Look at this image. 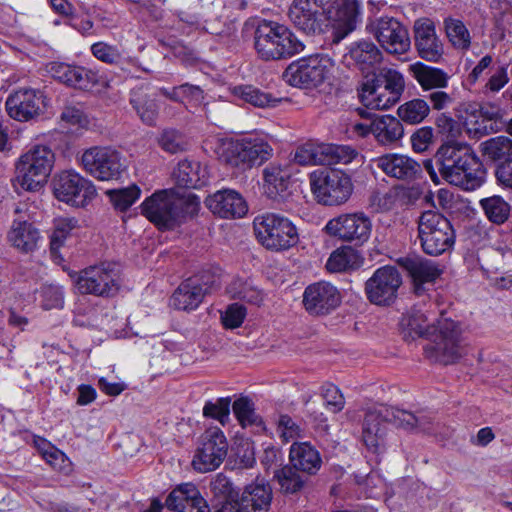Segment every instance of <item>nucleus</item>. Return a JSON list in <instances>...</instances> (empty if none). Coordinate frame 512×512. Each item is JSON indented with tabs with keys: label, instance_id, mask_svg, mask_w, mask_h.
<instances>
[{
	"label": "nucleus",
	"instance_id": "obj_1",
	"mask_svg": "<svg viewBox=\"0 0 512 512\" xmlns=\"http://www.w3.org/2000/svg\"><path fill=\"white\" fill-rule=\"evenodd\" d=\"M399 327L407 342L421 337L430 340L424 353L433 362L454 364L468 353V342L462 324L451 318L442 315L436 323H430L426 312L413 308L402 315Z\"/></svg>",
	"mask_w": 512,
	"mask_h": 512
},
{
	"label": "nucleus",
	"instance_id": "obj_2",
	"mask_svg": "<svg viewBox=\"0 0 512 512\" xmlns=\"http://www.w3.org/2000/svg\"><path fill=\"white\" fill-rule=\"evenodd\" d=\"M360 16L358 0H293L288 10L293 26L306 35H320L333 26L335 43L356 29Z\"/></svg>",
	"mask_w": 512,
	"mask_h": 512
},
{
	"label": "nucleus",
	"instance_id": "obj_3",
	"mask_svg": "<svg viewBox=\"0 0 512 512\" xmlns=\"http://www.w3.org/2000/svg\"><path fill=\"white\" fill-rule=\"evenodd\" d=\"M434 160L441 177L451 185L473 191L484 183L483 164L466 143L448 141L442 144Z\"/></svg>",
	"mask_w": 512,
	"mask_h": 512
},
{
	"label": "nucleus",
	"instance_id": "obj_4",
	"mask_svg": "<svg viewBox=\"0 0 512 512\" xmlns=\"http://www.w3.org/2000/svg\"><path fill=\"white\" fill-rule=\"evenodd\" d=\"M141 213L162 230H171L197 215L200 199L192 192L176 188L155 191L146 198Z\"/></svg>",
	"mask_w": 512,
	"mask_h": 512
},
{
	"label": "nucleus",
	"instance_id": "obj_5",
	"mask_svg": "<svg viewBox=\"0 0 512 512\" xmlns=\"http://www.w3.org/2000/svg\"><path fill=\"white\" fill-rule=\"evenodd\" d=\"M388 423L405 430L431 431V421L425 416H416L409 411L383 404L375 406L366 412L362 429L363 442L372 452H377L384 445Z\"/></svg>",
	"mask_w": 512,
	"mask_h": 512
},
{
	"label": "nucleus",
	"instance_id": "obj_6",
	"mask_svg": "<svg viewBox=\"0 0 512 512\" xmlns=\"http://www.w3.org/2000/svg\"><path fill=\"white\" fill-rule=\"evenodd\" d=\"M254 46L263 60H279L294 56L304 49L302 42L286 26L261 21L254 32Z\"/></svg>",
	"mask_w": 512,
	"mask_h": 512
},
{
	"label": "nucleus",
	"instance_id": "obj_7",
	"mask_svg": "<svg viewBox=\"0 0 512 512\" xmlns=\"http://www.w3.org/2000/svg\"><path fill=\"white\" fill-rule=\"evenodd\" d=\"M405 86V79L401 72L384 67L374 74L372 79L362 84L359 97L368 109L386 110L400 100Z\"/></svg>",
	"mask_w": 512,
	"mask_h": 512
},
{
	"label": "nucleus",
	"instance_id": "obj_8",
	"mask_svg": "<svg viewBox=\"0 0 512 512\" xmlns=\"http://www.w3.org/2000/svg\"><path fill=\"white\" fill-rule=\"evenodd\" d=\"M253 228L257 241L270 251H285L299 242L296 225L279 213H264L256 216Z\"/></svg>",
	"mask_w": 512,
	"mask_h": 512
},
{
	"label": "nucleus",
	"instance_id": "obj_9",
	"mask_svg": "<svg viewBox=\"0 0 512 512\" xmlns=\"http://www.w3.org/2000/svg\"><path fill=\"white\" fill-rule=\"evenodd\" d=\"M55 162V154L45 145H36L21 155L16 163L15 186L37 191L47 181Z\"/></svg>",
	"mask_w": 512,
	"mask_h": 512
},
{
	"label": "nucleus",
	"instance_id": "obj_10",
	"mask_svg": "<svg viewBox=\"0 0 512 512\" xmlns=\"http://www.w3.org/2000/svg\"><path fill=\"white\" fill-rule=\"evenodd\" d=\"M309 184L317 202L326 206L346 203L353 192L350 175L337 169L313 171L309 175Z\"/></svg>",
	"mask_w": 512,
	"mask_h": 512
},
{
	"label": "nucleus",
	"instance_id": "obj_11",
	"mask_svg": "<svg viewBox=\"0 0 512 512\" xmlns=\"http://www.w3.org/2000/svg\"><path fill=\"white\" fill-rule=\"evenodd\" d=\"M75 285L81 294L112 297L121 287L119 266L111 261L90 265L77 274Z\"/></svg>",
	"mask_w": 512,
	"mask_h": 512
},
{
	"label": "nucleus",
	"instance_id": "obj_12",
	"mask_svg": "<svg viewBox=\"0 0 512 512\" xmlns=\"http://www.w3.org/2000/svg\"><path fill=\"white\" fill-rule=\"evenodd\" d=\"M418 239L426 254L438 256L454 245L455 232L446 217L428 210L418 219Z\"/></svg>",
	"mask_w": 512,
	"mask_h": 512
},
{
	"label": "nucleus",
	"instance_id": "obj_13",
	"mask_svg": "<svg viewBox=\"0 0 512 512\" xmlns=\"http://www.w3.org/2000/svg\"><path fill=\"white\" fill-rule=\"evenodd\" d=\"M366 30L389 54L402 55L410 49L411 40L408 30L394 17L381 16L370 20Z\"/></svg>",
	"mask_w": 512,
	"mask_h": 512
},
{
	"label": "nucleus",
	"instance_id": "obj_14",
	"mask_svg": "<svg viewBox=\"0 0 512 512\" xmlns=\"http://www.w3.org/2000/svg\"><path fill=\"white\" fill-rule=\"evenodd\" d=\"M332 66L333 62L327 55H312L290 64L284 77L292 86L315 88L324 82Z\"/></svg>",
	"mask_w": 512,
	"mask_h": 512
},
{
	"label": "nucleus",
	"instance_id": "obj_15",
	"mask_svg": "<svg viewBox=\"0 0 512 512\" xmlns=\"http://www.w3.org/2000/svg\"><path fill=\"white\" fill-rule=\"evenodd\" d=\"M228 452V443L222 430L218 427L207 429L201 436V443L192 460L193 468L206 473L217 469Z\"/></svg>",
	"mask_w": 512,
	"mask_h": 512
},
{
	"label": "nucleus",
	"instance_id": "obj_16",
	"mask_svg": "<svg viewBox=\"0 0 512 512\" xmlns=\"http://www.w3.org/2000/svg\"><path fill=\"white\" fill-rule=\"evenodd\" d=\"M81 164L87 173L102 181L118 179L125 169L120 153L108 147L85 150Z\"/></svg>",
	"mask_w": 512,
	"mask_h": 512
},
{
	"label": "nucleus",
	"instance_id": "obj_17",
	"mask_svg": "<svg viewBox=\"0 0 512 512\" xmlns=\"http://www.w3.org/2000/svg\"><path fill=\"white\" fill-rule=\"evenodd\" d=\"M55 197L67 204L84 207L96 195L94 185L74 171H62L53 180Z\"/></svg>",
	"mask_w": 512,
	"mask_h": 512
},
{
	"label": "nucleus",
	"instance_id": "obj_18",
	"mask_svg": "<svg viewBox=\"0 0 512 512\" xmlns=\"http://www.w3.org/2000/svg\"><path fill=\"white\" fill-rule=\"evenodd\" d=\"M325 231L342 241L361 245L370 238L372 222L363 212L341 214L327 222Z\"/></svg>",
	"mask_w": 512,
	"mask_h": 512
},
{
	"label": "nucleus",
	"instance_id": "obj_19",
	"mask_svg": "<svg viewBox=\"0 0 512 512\" xmlns=\"http://www.w3.org/2000/svg\"><path fill=\"white\" fill-rule=\"evenodd\" d=\"M402 278L394 266L378 268L366 281L365 292L370 302L376 305H389L397 296Z\"/></svg>",
	"mask_w": 512,
	"mask_h": 512
},
{
	"label": "nucleus",
	"instance_id": "obj_20",
	"mask_svg": "<svg viewBox=\"0 0 512 512\" xmlns=\"http://www.w3.org/2000/svg\"><path fill=\"white\" fill-rule=\"evenodd\" d=\"M45 99L44 92L39 89L20 88L8 96L6 110L12 119L27 122L43 113Z\"/></svg>",
	"mask_w": 512,
	"mask_h": 512
},
{
	"label": "nucleus",
	"instance_id": "obj_21",
	"mask_svg": "<svg viewBox=\"0 0 512 512\" xmlns=\"http://www.w3.org/2000/svg\"><path fill=\"white\" fill-rule=\"evenodd\" d=\"M215 284L211 275H195L183 281L173 293L170 303L178 310H195Z\"/></svg>",
	"mask_w": 512,
	"mask_h": 512
},
{
	"label": "nucleus",
	"instance_id": "obj_22",
	"mask_svg": "<svg viewBox=\"0 0 512 512\" xmlns=\"http://www.w3.org/2000/svg\"><path fill=\"white\" fill-rule=\"evenodd\" d=\"M273 149L261 139H243L231 143L227 150V161L230 165L250 168L261 165L272 156Z\"/></svg>",
	"mask_w": 512,
	"mask_h": 512
},
{
	"label": "nucleus",
	"instance_id": "obj_23",
	"mask_svg": "<svg viewBox=\"0 0 512 512\" xmlns=\"http://www.w3.org/2000/svg\"><path fill=\"white\" fill-rule=\"evenodd\" d=\"M340 303V292L329 282L320 281L310 284L303 293V305L311 315L328 314Z\"/></svg>",
	"mask_w": 512,
	"mask_h": 512
},
{
	"label": "nucleus",
	"instance_id": "obj_24",
	"mask_svg": "<svg viewBox=\"0 0 512 512\" xmlns=\"http://www.w3.org/2000/svg\"><path fill=\"white\" fill-rule=\"evenodd\" d=\"M413 35L414 45L419 57L435 63L441 60L444 54V46L431 19H417L413 25Z\"/></svg>",
	"mask_w": 512,
	"mask_h": 512
},
{
	"label": "nucleus",
	"instance_id": "obj_25",
	"mask_svg": "<svg viewBox=\"0 0 512 512\" xmlns=\"http://www.w3.org/2000/svg\"><path fill=\"white\" fill-rule=\"evenodd\" d=\"M374 163L388 177L403 182H412L422 174L421 165L404 154L388 153L376 158Z\"/></svg>",
	"mask_w": 512,
	"mask_h": 512
},
{
	"label": "nucleus",
	"instance_id": "obj_26",
	"mask_svg": "<svg viewBox=\"0 0 512 512\" xmlns=\"http://www.w3.org/2000/svg\"><path fill=\"white\" fill-rule=\"evenodd\" d=\"M166 506L177 512H210L209 505L193 483H183L167 497Z\"/></svg>",
	"mask_w": 512,
	"mask_h": 512
},
{
	"label": "nucleus",
	"instance_id": "obj_27",
	"mask_svg": "<svg viewBox=\"0 0 512 512\" xmlns=\"http://www.w3.org/2000/svg\"><path fill=\"white\" fill-rule=\"evenodd\" d=\"M291 175L289 165L269 163L262 171L265 194L273 200H285L292 186Z\"/></svg>",
	"mask_w": 512,
	"mask_h": 512
},
{
	"label": "nucleus",
	"instance_id": "obj_28",
	"mask_svg": "<svg viewBox=\"0 0 512 512\" xmlns=\"http://www.w3.org/2000/svg\"><path fill=\"white\" fill-rule=\"evenodd\" d=\"M399 264L411 277L417 295H422L425 292L424 284L433 283L442 272L434 261L419 256L401 258Z\"/></svg>",
	"mask_w": 512,
	"mask_h": 512
},
{
	"label": "nucleus",
	"instance_id": "obj_29",
	"mask_svg": "<svg viewBox=\"0 0 512 512\" xmlns=\"http://www.w3.org/2000/svg\"><path fill=\"white\" fill-rule=\"evenodd\" d=\"M205 203L213 214L221 218H239L247 212V205L243 197L231 189L215 192L206 198Z\"/></svg>",
	"mask_w": 512,
	"mask_h": 512
},
{
	"label": "nucleus",
	"instance_id": "obj_30",
	"mask_svg": "<svg viewBox=\"0 0 512 512\" xmlns=\"http://www.w3.org/2000/svg\"><path fill=\"white\" fill-rule=\"evenodd\" d=\"M345 59L362 73H369L382 62L383 53L371 40L361 39L349 45Z\"/></svg>",
	"mask_w": 512,
	"mask_h": 512
},
{
	"label": "nucleus",
	"instance_id": "obj_31",
	"mask_svg": "<svg viewBox=\"0 0 512 512\" xmlns=\"http://www.w3.org/2000/svg\"><path fill=\"white\" fill-rule=\"evenodd\" d=\"M238 501L247 512H269L272 489L263 478H256L245 486Z\"/></svg>",
	"mask_w": 512,
	"mask_h": 512
},
{
	"label": "nucleus",
	"instance_id": "obj_32",
	"mask_svg": "<svg viewBox=\"0 0 512 512\" xmlns=\"http://www.w3.org/2000/svg\"><path fill=\"white\" fill-rule=\"evenodd\" d=\"M173 179L178 187L197 189L207 184L209 173L206 166L198 161H180L173 171Z\"/></svg>",
	"mask_w": 512,
	"mask_h": 512
},
{
	"label": "nucleus",
	"instance_id": "obj_33",
	"mask_svg": "<svg viewBox=\"0 0 512 512\" xmlns=\"http://www.w3.org/2000/svg\"><path fill=\"white\" fill-rule=\"evenodd\" d=\"M291 466L308 475H314L322 465L320 453L308 442L293 443L289 451Z\"/></svg>",
	"mask_w": 512,
	"mask_h": 512
},
{
	"label": "nucleus",
	"instance_id": "obj_34",
	"mask_svg": "<svg viewBox=\"0 0 512 512\" xmlns=\"http://www.w3.org/2000/svg\"><path fill=\"white\" fill-rule=\"evenodd\" d=\"M409 70L423 91L446 88L448 86L450 76L440 68L416 62L410 65Z\"/></svg>",
	"mask_w": 512,
	"mask_h": 512
},
{
	"label": "nucleus",
	"instance_id": "obj_35",
	"mask_svg": "<svg viewBox=\"0 0 512 512\" xmlns=\"http://www.w3.org/2000/svg\"><path fill=\"white\" fill-rule=\"evenodd\" d=\"M372 134L384 146L397 143L404 135L400 120L391 115H382L372 120Z\"/></svg>",
	"mask_w": 512,
	"mask_h": 512
},
{
	"label": "nucleus",
	"instance_id": "obj_36",
	"mask_svg": "<svg viewBox=\"0 0 512 512\" xmlns=\"http://www.w3.org/2000/svg\"><path fill=\"white\" fill-rule=\"evenodd\" d=\"M10 243L18 250L29 253L37 247L39 231L27 221H14L8 233Z\"/></svg>",
	"mask_w": 512,
	"mask_h": 512
},
{
	"label": "nucleus",
	"instance_id": "obj_37",
	"mask_svg": "<svg viewBox=\"0 0 512 512\" xmlns=\"http://www.w3.org/2000/svg\"><path fill=\"white\" fill-rule=\"evenodd\" d=\"M362 262L363 258L357 250L350 246H342L331 253L326 268L330 272H346L359 268Z\"/></svg>",
	"mask_w": 512,
	"mask_h": 512
},
{
	"label": "nucleus",
	"instance_id": "obj_38",
	"mask_svg": "<svg viewBox=\"0 0 512 512\" xmlns=\"http://www.w3.org/2000/svg\"><path fill=\"white\" fill-rule=\"evenodd\" d=\"M159 92L168 99L184 104L187 109L198 107L204 100L203 90L197 86L185 83L172 89L160 88Z\"/></svg>",
	"mask_w": 512,
	"mask_h": 512
},
{
	"label": "nucleus",
	"instance_id": "obj_39",
	"mask_svg": "<svg viewBox=\"0 0 512 512\" xmlns=\"http://www.w3.org/2000/svg\"><path fill=\"white\" fill-rule=\"evenodd\" d=\"M479 113L480 121H477L478 127L475 129L476 133L486 135L499 132L506 127L504 112L500 107L485 104L480 107Z\"/></svg>",
	"mask_w": 512,
	"mask_h": 512
},
{
	"label": "nucleus",
	"instance_id": "obj_40",
	"mask_svg": "<svg viewBox=\"0 0 512 512\" xmlns=\"http://www.w3.org/2000/svg\"><path fill=\"white\" fill-rule=\"evenodd\" d=\"M431 107L427 100L414 98L401 104L397 109L400 122L409 125L422 123L430 114Z\"/></svg>",
	"mask_w": 512,
	"mask_h": 512
},
{
	"label": "nucleus",
	"instance_id": "obj_41",
	"mask_svg": "<svg viewBox=\"0 0 512 512\" xmlns=\"http://www.w3.org/2000/svg\"><path fill=\"white\" fill-rule=\"evenodd\" d=\"M228 294L249 304L259 306L264 300V293L250 279H234L227 287Z\"/></svg>",
	"mask_w": 512,
	"mask_h": 512
},
{
	"label": "nucleus",
	"instance_id": "obj_42",
	"mask_svg": "<svg viewBox=\"0 0 512 512\" xmlns=\"http://www.w3.org/2000/svg\"><path fill=\"white\" fill-rule=\"evenodd\" d=\"M233 94L244 102L259 108L275 107L281 101V99L274 97L271 93L252 85L236 86L233 89Z\"/></svg>",
	"mask_w": 512,
	"mask_h": 512
},
{
	"label": "nucleus",
	"instance_id": "obj_43",
	"mask_svg": "<svg viewBox=\"0 0 512 512\" xmlns=\"http://www.w3.org/2000/svg\"><path fill=\"white\" fill-rule=\"evenodd\" d=\"M483 156L492 161H512V140L506 136H497L480 144Z\"/></svg>",
	"mask_w": 512,
	"mask_h": 512
},
{
	"label": "nucleus",
	"instance_id": "obj_44",
	"mask_svg": "<svg viewBox=\"0 0 512 512\" xmlns=\"http://www.w3.org/2000/svg\"><path fill=\"white\" fill-rule=\"evenodd\" d=\"M91 53L99 61L109 65H118L122 70H125L124 66L126 64H135V59L130 57L125 58L117 46L105 42L94 43L91 46Z\"/></svg>",
	"mask_w": 512,
	"mask_h": 512
},
{
	"label": "nucleus",
	"instance_id": "obj_45",
	"mask_svg": "<svg viewBox=\"0 0 512 512\" xmlns=\"http://www.w3.org/2000/svg\"><path fill=\"white\" fill-rule=\"evenodd\" d=\"M487 219L496 225L505 223L510 215V205L501 196L483 198L479 202Z\"/></svg>",
	"mask_w": 512,
	"mask_h": 512
},
{
	"label": "nucleus",
	"instance_id": "obj_46",
	"mask_svg": "<svg viewBox=\"0 0 512 512\" xmlns=\"http://www.w3.org/2000/svg\"><path fill=\"white\" fill-rule=\"evenodd\" d=\"M80 228L79 220L75 217H59L55 219L54 230L51 235L50 248L56 252L62 247L74 230Z\"/></svg>",
	"mask_w": 512,
	"mask_h": 512
},
{
	"label": "nucleus",
	"instance_id": "obj_47",
	"mask_svg": "<svg viewBox=\"0 0 512 512\" xmlns=\"http://www.w3.org/2000/svg\"><path fill=\"white\" fill-rule=\"evenodd\" d=\"M444 26L447 38L451 44L460 50H468L471 45V36L465 24L454 18H446Z\"/></svg>",
	"mask_w": 512,
	"mask_h": 512
},
{
	"label": "nucleus",
	"instance_id": "obj_48",
	"mask_svg": "<svg viewBox=\"0 0 512 512\" xmlns=\"http://www.w3.org/2000/svg\"><path fill=\"white\" fill-rule=\"evenodd\" d=\"M130 103L145 124L150 126L155 124L158 106L154 99L149 98L146 94L133 92Z\"/></svg>",
	"mask_w": 512,
	"mask_h": 512
},
{
	"label": "nucleus",
	"instance_id": "obj_49",
	"mask_svg": "<svg viewBox=\"0 0 512 512\" xmlns=\"http://www.w3.org/2000/svg\"><path fill=\"white\" fill-rule=\"evenodd\" d=\"M274 478L277 480L282 491L291 494L300 491L306 482V479L293 466H284L276 470Z\"/></svg>",
	"mask_w": 512,
	"mask_h": 512
},
{
	"label": "nucleus",
	"instance_id": "obj_50",
	"mask_svg": "<svg viewBox=\"0 0 512 512\" xmlns=\"http://www.w3.org/2000/svg\"><path fill=\"white\" fill-rule=\"evenodd\" d=\"M209 489L219 502L236 501L239 497V492L233 482L223 473H218L211 479Z\"/></svg>",
	"mask_w": 512,
	"mask_h": 512
},
{
	"label": "nucleus",
	"instance_id": "obj_51",
	"mask_svg": "<svg viewBox=\"0 0 512 512\" xmlns=\"http://www.w3.org/2000/svg\"><path fill=\"white\" fill-rule=\"evenodd\" d=\"M358 156L351 146L324 144V165L349 164Z\"/></svg>",
	"mask_w": 512,
	"mask_h": 512
},
{
	"label": "nucleus",
	"instance_id": "obj_52",
	"mask_svg": "<svg viewBox=\"0 0 512 512\" xmlns=\"http://www.w3.org/2000/svg\"><path fill=\"white\" fill-rule=\"evenodd\" d=\"M294 160L300 165H324V144L306 143L298 147Z\"/></svg>",
	"mask_w": 512,
	"mask_h": 512
},
{
	"label": "nucleus",
	"instance_id": "obj_53",
	"mask_svg": "<svg viewBox=\"0 0 512 512\" xmlns=\"http://www.w3.org/2000/svg\"><path fill=\"white\" fill-rule=\"evenodd\" d=\"M140 194L141 190L136 185L107 191L111 203L119 211H125L131 207L140 197Z\"/></svg>",
	"mask_w": 512,
	"mask_h": 512
},
{
	"label": "nucleus",
	"instance_id": "obj_54",
	"mask_svg": "<svg viewBox=\"0 0 512 512\" xmlns=\"http://www.w3.org/2000/svg\"><path fill=\"white\" fill-rule=\"evenodd\" d=\"M232 409L242 427L261 424V419L256 414L254 404L249 398L241 397L235 400Z\"/></svg>",
	"mask_w": 512,
	"mask_h": 512
},
{
	"label": "nucleus",
	"instance_id": "obj_55",
	"mask_svg": "<svg viewBox=\"0 0 512 512\" xmlns=\"http://www.w3.org/2000/svg\"><path fill=\"white\" fill-rule=\"evenodd\" d=\"M158 144L171 154L182 152L187 146L185 137L175 129H164L158 137Z\"/></svg>",
	"mask_w": 512,
	"mask_h": 512
},
{
	"label": "nucleus",
	"instance_id": "obj_56",
	"mask_svg": "<svg viewBox=\"0 0 512 512\" xmlns=\"http://www.w3.org/2000/svg\"><path fill=\"white\" fill-rule=\"evenodd\" d=\"M276 424L277 434L284 443L302 437L303 429L289 415H279Z\"/></svg>",
	"mask_w": 512,
	"mask_h": 512
},
{
	"label": "nucleus",
	"instance_id": "obj_57",
	"mask_svg": "<svg viewBox=\"0 0 512 512\" xmlns=\"http://www.w3.org/2000/svg\"><path fill=\"white\" fill-rule=\"evenodd\" d=\"M100 75L97 71L79 66L74 79L70 80V87L89 91L100 83Z\"/></svg>",
	"mask_w": 512,
	"mask_h": 512
},
{
	"label": "nucleus",
	"instance_id": "obj_58",
	"mask_svg": "<svg viewBox=\"0 0 512 512\" xmlns=\"http://www.w3.org/2000/svg\"><path fill=\"white\" fill-rule=\"evenodd\" d=\"M230 413V399L219 398L216 402H207L203 408V415L218 420L224 424Z\"/></svg>",
	"mask_w": 512,
	"mask_h": 512
},
{
	"label": "nucleus",
	"instance_id": "obj_59",
	"mask_svg": "<svg viewBox=\"0 0 512 512\" xmlns=\"http://www.w3.org/2000/svg\"><path fill=\"white\" fill-rule=\"evenodd\" d=\"M322 396L326 407L333 413H337L344 408L345 399L340 389L331 383L322 386Z\"/></svg>",
	"mask_w": 512,
	"mask_h": 512
},
{
	"label": "nucleus",
	"instance_id": "obj_60",
	"mask_svg": "<svg viewBox=\"0 0 512 512\" xmlns=\"http://www.w3.org/2000/svg\"><path fill=\"white\" fill-rule=\"evenodd\" d=\"M79 66H73L62 62H51L47 65L48 73L57 81L70 86V80L74 79Z\"/></svg>",
	"mask_w": 512,
	"mask_h": 512
},
{
	"label": "nucleus",
	"instance_id": "obj_61",
	"mask_svg": "<svg viewBox=\"0 0 512 512\" xmlns=\"http://www.w3.org/2000/svg\"><path fill=\"white\" fill-rule=\"evenodd\" d=\"M434 132L431 127L418 128L411 136L412 149L417 153L427 151L433 143Z\"/></svg>",
	"mask_w": 512,
	"mask_h": 512
},
{
	"label": "nucleus",
	"instance_id": "obj_62",
	"mask_svg": "<svg viewBox=\"0 0 512 512\" xmlns=\"http://www.w3.org/2000/svg\"><path fill=\"white\" fill-rule=\"evenodd\" d=\"M246 316V308L238 303L231 304L222 314L221 320L226 328L234 329L243 323Z\"/></svg>",
	"mask_w": 512,
	"mask_h": 512
},
{
	"label": "nucleus",
	"instance_id": "obj_63",
	"mask_svg": "<svg viewBox=\"0 0 512 512\" xmlns=\"http://www.w3.org/2000/svg\"><path fill=\"white\" fill-rule=\"evenodd\" d=\"M397 196L394 192L374 193L371 196L370 203L376 212H388L394 209Z\"/></svg>",
	"mask_w": 512,
	"mask_h": 512
},
{
	"label": "nucleus",
	"instance_id": "obj_64",
	"mask_svg": "<svg viewBox=\"0 0 512 512\" xmlns=\"http://www.w3.org/2000/svg\"><path fill=\"white\" fill-rule=\"evenodd\" d=\"M43 306L45 309L60 308L63 306V290L59 286L49 285L43 288Z\"/></svg>",
	"mask_w": 512,
	"mask_h": 512
}]
</instances>
